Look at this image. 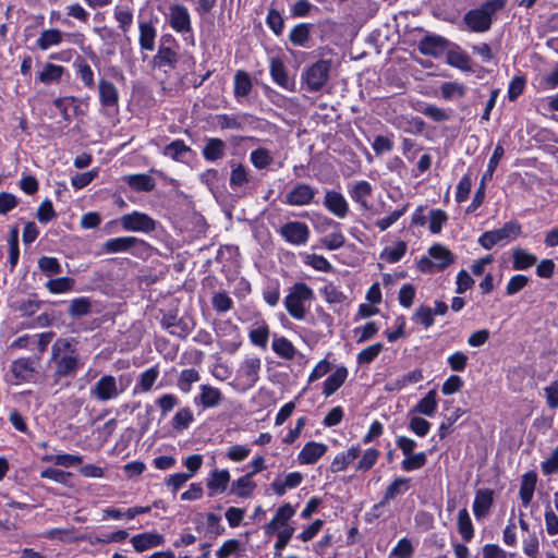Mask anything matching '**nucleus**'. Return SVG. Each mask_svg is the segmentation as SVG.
Segmentation results:
<instances>
[{"label": "nucleus", "instance_id": "53", "mask_svg": "<svg viewBox=\"0 0 558 558\" xmlns=\"http://www.w3.org/2000/svg\"><path fill=\"white\" fill-rule=\"evenodd\" d=\"M129 185L136 191L149 192L155 187V182L151 177L147 174H133L126 180Z\"/></svg>", "mask_w": 558, "mask_h": 558}, {"label": "nucleus", "instance_id": "27", "mask_svg": "<svg viewBox=\"0 0 558 558\" xmlns=\"http://www.w3.org/2000/svg\"><path fill=\"white\" fill-rule=\"evenodd\" d=\"M230 482V473L228 470H214L207 478V487L210 489V495L221 494L227 489Z\"/></svg>", "mask_w": 558, "mask_h": 558}, {"label": "nucleus", "instance_id": "59", "mask_svg": "<svg viewBox=\"0 0 558 558\" xmlns=\"http://www.w3.org/2000/svg\"><path fill=\"white\" fill-rule=\"evenodd\" d=\"M193 420L192 411L189 408H182L172 417V426L177 430H183L190 426Z\"/></svg>", "mask_w": 558, "mask_h": 558}, {"label": "nucleus", "instance_id": "64", "mask_svg": "<svg viewBox=\"0 0 558 558\" xmlns=\"http://www.w3.org/2000/svg\"><path fill=\"white\" fill-rule=\"evenodd\" d=\"M544 397L546 404L550 409L558 408V380L551 381L548 386L544 387Z\"/></svg>", "mask_w": 558, "mask_h": 558}, {"label": "nucleus", "instance_id": "37", "mask_svg": "<svg viewBox=\"0 0 558 558\" xmlns=\"http://www.w3.org/2000/svg\"><path fill=\"white\" fill-rule=\"evenodd\" d=\"M63 34L57 28L45 29L37 39V46L40 50H48L51 47L62 43Z\"/></svg>", "mask_w": 558, "mask_h": 558}, {"label": "nucleus", "instance_id": "8", "mask_svg": "<svg viewBox=\"0 0 558 558\" xmlns=\"http://www.w3.org/2000/svg\"><path fill=\"white\" fill-rule=\"evenodd\" d=\"M330 70L331 61L329 60H318L310 65L302 74L307 90H320L329 80Z\"/></svg>", "mask_w": 558, "mask_h": 558}, {"label": "nucleus", "instance_id": "10", "mask_svg": "<svg viewBox=\"0 0 558 558\" xmlns=\"http://www.w3.org/2000/svg\"><path fill=\"white\" fill-rule=\"evenodd\" d=\"M310 228L305 222L290 221L282 225L279 234L290 244L295 246L305 245L310 239Z\"/></svg>", "mask_w": 558, "mask_h": 558}, {"label": "nucleus", "instance_id": "15", "mask_svg": "<svg viewBox=\"0 0 558 558\" xmlns=\"http://www.w3.org/2000/svg\"><path fill=\"white\" fill-rule=\"evenodd\" d=\"M348 193L361 208L366 210L371 208L368 199L373 194V186L368 181L361 180L352 183L348 187Z\"/></svg>", "mask_w": 558, "mask_h": 558}, {"label": "nucleus", "instance_id": "21", "mask_svg": "<svg viewBox=\"0 0 558 558\" xmlns=\"http://www.w3.org/2000/svg\"><path fill=\"white\" fill-rule=\"evenodd\" d=\"M327 451V446L322 442L310 441L305 444L298 454L301 464H313L317 462Z\"/></svg>", "mask_w": 558, "mask_h": 558}, {"label": "nucleus", "instance_id": "31", "mask_svg": "<svg viewBox=\"0 0 558 558\" xmlns=\"http://www.w3.org/2000/svg\"><path fill=\"white\" fill-rule=\"evenodd\" d=\"M311 28L312 24L308 23L296 24L289 33V40L294 46L304 48L308 47Z\"/></svg>", "mask_w": 558, "mask_h": 558}, {"label": "nucleus", "instance_id": "20", "mask_svg": "<svg viewBox=\"0 0 558 558\" xmlns=\"http://www.w3.org/2000/svg\"><path fill=\"white\" fill-rule=\"evenodd\" d=\"M138 44L142 50L153 51L155 49V40L157 29L151 21H138Z\"/></svg>", "mask_w": 558, "mask_h": 558}, {"label": "nucleus", "instance_id": "12", "mask_svg": "<svg viewBox=\"0 0 558 558\" xmlns=\"http://www.w3.org/2000/svg\"><path fill=\"white\" fill-rule=\"evenodd\" d=\"M316 190L306 183H298L284 196V203L290 206H306L312 203Z\"/></svg>", "mask_w": 558, "mask_h": 558}, {"label": "nucleus", "instance_id": "52", "mask_svg": "<svg viewBox=\"0 0 558 558\" xmlns=\"http://www.w3.org/2000/svg\"><path fill=\"white\" fill-rule=\"evenodd\" d=\"M447 63L453 68L460 69L462 71H470V58L460 50H449L447 51Z\"/></svg>", "mask_w": 558, "mask_h": 558}, {"label": "nucleus", "instance_id": "38", "mask_svg": "<svg viewBox=\"0 0 558 558\" xmlns=\"http://www.w3.org/2000/svg\"><path fill=\"white\" fill-rule=\"evenodd\" d=\"M41 460L44 462L53 463L56 465H60L63 468H72L75 465H78L83 461V457L80 454H70V453H62V454H45Z\"/></svg>", "mask_w": 558, "mask_h": 558}, {"label": "nucleus", "instance_id": "54", "mask_svg": "<svg viewBox=\"0 0 558 558\" xmlns=\"http://www.w3.org/2000/svg\"><path fill=\"white\" fill-rule=\"evenodd\" d=\"M414 554V546L412 542L403 537L399 539L397 545L391 549L390 558H412Z\"/></svg>", "mask_w": 558, "mask_h": 558}, {"label": "nucleus", "instance_id": "58", "mask_svg": "<svg viewBox=\"0 0 558 558\" xmlns=\"http://www.w3.org/2000/svg\"><path fill=\"white\" fill-rule=\"evenodd\" d=\"M412 320L421 324L425 329L434 325V313L433 310L426 305H420L413 316Z\"/></svg>", "mask_w": 558, "mask_h": 558}, {"label": "nucleus", "instance_id": "25", "mask_svg": "<svg viewBox=\"0 0 558 558\" xmlns=\"http://www.w3.org/2000/svg\"><path fill=\"white\" fill-rule=\"evenodd\" d=\"M349 372L347 367L340 366L330 374L324 381L323 395L328 398L333 395L347 380Z\"/></svg>", "mask_w": 558, "mask_h": 558}, {"label": "nucleus", "instance_id": "61", "mask_svg": "<svg viewBox=\"0 0 558 558\" xmlns=\"http://www.w3.org/2000/svg\"><path fill=\"white\" fill-rule=\"evenodd\" d=\"M427 461V457L425 452L411 453L405 457L402 461L401 466L403 471L411 472L414 470H418L425 465Z\"/></svg>", "mask_w": 558, "mask_h": 558}, {"label": "nucleus", "instance_id": "32", "mask_svg": "<svg viewBox=\"0 0 558 558\" xmlns=\"http://www.w3.org/2000/svg\"><path fill=\"white\" fill-rule=\"evenodd\" d=\"M159 377V369L157 366H151L140 374L134 392H148L151 390L156 380Z\"/></svg>", "mask_w": 558, "mask_h": 558}, {"label": "nucleus", "instance_id": "34", "mask_svg": "<svg viewBox=\"0 0 558 558\" xmlns=\"http://www.w3.org/2000/svg\"><path fill=\"white\" fill-rule=\"evenodd\" d=\"M226 144L220 138H208L203 148V157L208 161H216L225 156Z\"/></svg>", "mask_w": 558, "mask_h": 558}, {"label": "nucleus", "instance_id": "48", "mask_svg": "<svg viewBox=\"0 0 558 558\" xmlns=\"http://www.w3.org/2000/svg\"><path fill=\"white\" fill-rule=\"evenodd\" d=\"M250 181L248 170L243 165L232 166L230 186L232 190L242 189Z\"/></svg>", "mask_w": 558, "mask_h": 558}, {"label": "nucleus", "instance_id": "1", "mask_svg": "<svg viewBox=\"0 0 558 558\" xmlns=\"http://www.w3.org/2000/svg\"><path fill=\"white\" fill-rule=\"evenodd\" d=\"M78 341L73 338H58L51 345L50 363L53 365L54 375L72 377L84 366L77 349Z\"/></svg>", "mask_w": 558, "mask_h": 558}, {"label": "nucleus", "instance_id": "41", "mask_svg": "<svg viewBox=\"0 0 558 558\" xmlns=\"http://www.w3.org/2000/svg\"><path fill=\"white\" fill-rule=\"evenodd\" d=\"M457 525L463 541L470 542L474 536V527L466 508L459 511Z\"/></svg>", "mask_w": 558, "mask_h": 558}, {"label": "nucleus", "instance_id": "40", "mask_svg": "<svg viewBox=\"0 0 558 558\" xmlns=\"http://www.w3.org/2000/svg\"><path fill=\"white\" fill-rule=\"evenodd\" d=\"M252 476L253 473H247L235 480L231 485V493L239 497H248L256 487Z\"/></svg>", "mask_w": 558, "mask_h": 558}, {"label": "nucleus", "instance_id": "4", "mask_svg": "<svg viewBox=\"0 0 558 558\" xmlns=\"http://www.w3.org/2000/svg\"><path fill=\"white\" fill-rule=\"evenodd\" d=\"M505 5L506 0H487L480 8L465 13L463 21L472 32H486L492 26L493 15Z\"/></svg>", "mask_w": 558, "mask_h": 558}, {"label": "nucleus", "instance_id": "36", "mask_svg": "<svg viewBox=\"0 0 558 558\" xmlns=\"http://www.w3.org/2000/svg\"><path fill=\"white\" fill-rule=\"evenodd\" d=\"M250 161L254 168L263 170L274 162V155L265 147H257L250 153Z\"/></svg>", "mask_w": 558, "mask_h": 558}, {"label": "nucleus", "instance_id": "29", "mask_svg": "<svg viewBox=\"0 0 558 558\" xmlns=\"http://www.w3.org/2000/svg\"><path fill=\"white\" fill-rule=\"evenodd\" d=\"M154 63L158 68L167 66L174 69L178 63V53L172 47L166 46L165 43H162L154 57Z\"/></svg>", "mask_w": 558, "mask_h": 558}, {"label": "nucleus", "instance_id": "42", "mask_svg": "<svg viewBox=\"0 0 558 558\" xmlns=\"http://www.w3.org/2000/svg\"><path fill=\"white\" fill-rule=\"evenodd\" d=\"M536 485V474L526 473L523 475L520 486V498L523 506L527 507L533 498Z\"/></svg>", "mask_w": 558, "mask_h": 558}, {"label": "nucleus", "instance_id": "62", "mask_svg": "<svg viewBox=\"0 0 558 558\" xmlns=\"http://www.w3.org/2000/svg\"><path fill=\"white\" fill-rule=\"evenodd\" d=\"M179 403V398L173 393H163L156 400L162 417H166Z\"/></svg>", "mask_w": 558, "mask_h": 558}, {"label": "nucleus", "instance_id": "44", "mask_svg": "<svg viewBox=\"0 0 558 558\" xmlns=\"http://www.w3.org/2000/svg\"><path fill=\"white\" fill-rule=\"evenodd\" d=\"M63 72V66L54 63H46L37 77L44 84H51L59 82Z\"/></svg>", "mask_w": 558, "mask_h": 558}, {"label": "nucleus", "instance_id": "6", "mask_svg": "<svg viewBox=\"0 0 558 558\" xmlns=\"http://www.w3.org/2000/svg\"><path fill=\"white\" fill-rule=\"evenodd\" d=\"M147 248L148 244L144 240L131 235L111 238L102 243L105 254L130 253L140 257Z\"/></svg>", "mask_w": 558, "mask_h": 558}, {"label": "nucleus", "instance_id": "55", "mask_svg": "<svg viewBox=\"0 0 558 558\" xmlns=\"http://www.w3.org/2000/svg\"><path fill=\"white\" fill-rule=\"evenodd\" d=\"M74 66L84 85L88 88L94 87V72L90 65L85 60L78 59L75 61Z\"/></svg>", "mask_w": 558, "mask_h": 558}, {"label": "nucleus", "instance_id": "22", "mask_svg": "<svg viewBox=\"0 0 558 558\" xmlns=\"http://www.w3.org/2000/svg\"><path fill=\"white\" fill-rule=\"evenodd\" d=\"M199 390V395L194 399L196 404L199 403L205 409L216 408L220 404L222 393L218 388L210 385H201Z\"/></svg>", "mask_w": 558, "mask_h": 558}, {"label": "nucleus", "instance_id": "50", "mask_svg": "<svg viewBox=\"0 0 558 558\" xmlns=\"http://www.w3.org/2000/svg\"><path fill=\"white\" fill-rule=\"evenodd\" d=\"M201 379V375L198 371L195 368H186L183 369L180 373L179 379H178V387L179 389L184 392L189 393L192 389V385Z\"/></svg>", "mask_w": 558, "mask_h": 558}, {"label": "nucleus", "instance_id": "57", "mask_svg": "<svg viewBox=\"0 0 558 558\" xmlns=\"http://www.w3.org/2000/svg\"><path fill=\"white\" fill-rule=\"evenodd\" d=\"M383 350L384 344L380 342L368 345L357 354L356 361L360 365L369 364L379 355Z\"/></svg>", "mask_w": 558, "mask_h": 558}, {"label": "nucleus", "instance_id": "14", "mask_svg": "<svg viewBox=\"0 0 558 558\" xmlns=\"http://www.w3.org/2000/svg\"><path fill=\"white\" fill-rule=\"evenodd\" d=\"M169 24L177 33H189L192 29L189 10L182 4H172L169 8Z\"/></svg>", "mask_w": 558, "mask_h": 558}, {"label": "nucleus", "instance_id": "9", "mask_svg": "<svg viewBox=\"0 0 558 558\" xmlns=\"http://www.w3.org/2000/svg\"><path fill=\"white\" fill-rule=\"evenodd\" d=\"M121 227L129 232L149 233L157 227V222L147 214L134 210L120 218Z\"/></svg>", "mask_w": 558, "mask_h": 558}, {"label": "nucleus", "instance_id": "19", "mask_svg": "<svg viewBox=\"0 0 558 558\" xmlns=\"http://www.w3.org/2000/svg\"><path fill=\"white\" fill-rule=\"evenodd\" d=\"M494 502V493L492 489H478L473 502V512L477 520L485 518Z\"/></svg>", "mask_w": 558, "mask_h": 558}, {"label": "nucleus", "instance_id": "2", "mask_svg": "<svg viewBox=\"0 0 558 558\" xmlns=\"http://www.w3.org/2000/svg\"><path fill=\"white\" fill-rule=\"evenodd\" d=\"M314 298V291L306 283L296 282L284 298V307L292 318L303 320Z\"/></svg>", "mask_w": 558, "mask_h": 558}, {"label": "nucleus", "instance_id": "16", "mask_svg": "<svg viewBox=\"0 0 558 558\" xmlns=\"http://www.w3.org/2000/svg\"><path fill=\"white\" fill-rule=\"evenodd\" d=\"M11 373L14 384L29 381L35 373V361L31 357H21L12 362Z\"/></svg>", "mask_w": 558, "mask_h": 558}, {"label": "nucleus", "instance_id": "26", "mask_svg": "<svg viewBox=\"0 0 558 558\" xmlns=\"http://www.w3.org/2000/svg\"><path fill=\"white\" fill-rule=\"evenodd\" d=\"M269 326L265 320L254 323L248 331V338L253 345L266 349L269 340Z\"/></svg>", "mask_w": 558, "mask_h": 558}, {"label": "nucleus", "instance_id": "17", "mask_svg": "<svg viewBox=\"0 0 558 558\" xmlns=\"http://www.w3.org/2000/svg\"><path fill=\"white\" fill-rule=\"evenodd\" d=\"M448 41L444 37L438 35H428L418 43V50L425 56L437 58L446 51Z\"/></svg>", "mask_w": 558, "mask_h": 558}, {"label": "nucleus", "instance_id": "39", "mask_svg": "<svg viewBox=\"0 0 558 558\" xmlns=\"http://www.w3.org/2000/svg\"><path fill=\"white\" fill-rule=\"evenodd\" d=\"M437 392L436 390H429L424 398H422L417 404L413 408V412L424 414L426 416H433L437 410Z\"/></svg>", "mask_w": 558, "mask_h": 558}, {"label": "nucleus", "instance_id": "63", "mask_svg": "<svg viewBox=\"0 0 558 558\" xmlns=\"http://www.w3.org/2000/svg\"><path fill=\"white\" fill-rule=\"evenodd\" d=\"M114 19L124 34L130 31L133 23V13L130 9L116 8Z\"/></svg>", "mask_w": 558, "mask_h": 558}, {"label": "nucleus", "instance_id": "11", "mask_svg": "<svg viewBox=\"0 0 558 558\" xmlns=\"http://www.w3.org/2000/svg\"><path fill=\"white\" fill-rule=\"evenodd\" d=\"M295 514V508L287 502L280 506L274 518L264 526L265 534L270 536L286 529H294L289 522Z\"/></svg>", "mask_w": 558, "mask_h": 558}, {"label": "nucleus", "instance_id": "13", "mask_svg": "<svg viewBox=\"0 0 558 558\" xmlns=\"http://www.w3.org/2000/svg\"><path fill=\"white\" fill-rule=\"evenodd\" d=\"M323 204L330 214L339 219L345 218L350 210L345 197L333 190L326 191Z\"/></svg>", "mask_w": 558, "mask_h": 558}, {"label": "nucleus", "instance_id": "7", "mask_svg": "<svg viewBox=\"0 0 558 558\" xmlns=\"http://www.w3.org/2000/svg\"><path fill=\"white\" fill-rule=\"evenodd\" d=\"M521 234V225L517 221H509L504 227L484 232L478 243L485 248L490 250L497 244H506L515 240Z\"/></svg>", "mask_w": 558, "mask_h": 558}, {"label": "nucleus", "instance_id": "23", "mask_svg": "<svg viewBox=\"0 0 558 558\" xmlns=\"http://www.w3.org/2000/svg\"><path fill=\"white\" fill-rule=\"evenodd\" d=\"M270 75L276 84L287 90L294 89V82L288 76L286 66L280 59H271Z\"/></svg>", "mask_w": 558, "mask_h": 558}, {"label": "nucleus", "instance_id": "60", "mask_svg": "<svg viewBox=\"0 0 558 558\" xmlns=\"http://www.w3.org/2000/svg\"><path fill=\"white\" fill-rule=\"evenodd\" d=\"M407 252V244L402 241L396 243L395 246L386 247L381 253V258L388 263L399 262Z\"/></svg>", "mask_w": 558, "mask_h": 558}, {"label": "nucleus", "instance_id": "45", "mask_svg": "<svg viewBox=\"0 0 558 558\" xmlns=\"http://www.w3.org/2000/svg\"><path fill=\"white\" fill-rule=\"evenodd\" d=\"M75 280L71 277L50 279L45 283L46 289L52 294H61L73 289Z\"/></svg>", "mask_w": 558, "mask_h": 558}, {"label": "nucleus", "instance_id": "24", "mask_svg": "<svg viewBox=\"0 0 558 558\" xmlns=\"http://www.w3.org/2000/svg\"><path fill=\"white\" fill-rule=\"evenodd\" d=\"M131 543L136 551L142 553L149 548L161 546L165 543V538L157 533H142L134 535L131 538Z\"/></svg>", "mask_w": 558, "mask_h": 558}, {"label": "nucleus", "instance_id": "43", "mask_svg": "<svg viewBox=\"0 0 558 558\" xmlns=\"http://www.w3.org/2000/svg\"><path fill=\"white\" fill-rule=\"evenodd\" d=\"M423 380V373L421 369H414V371H411L404 375H402L401 377L395 379V380H391L389 381V384L387 385V389L389 390H401L402 388L409 386V385H412V384H416L418 381Z\"/></svg>", "mask_w": 558, "mask_h": 558}, {"label": "nucleus", "instance_id": "51", "mask_svg": "<svg viewBox=\"0 0 558 558\" xmlns=\"http://www.w3.org/2000/svg\"><path fill=\"white\" fill-rule=\"evenodd\" d=\"M429 255L433 259L437 262V267L439 269L446 268L453 262V257L450 251L439 244L434 245L429 248Z\"/></svg>", "mask_w": 558, "mask_h": 558}, {"label": "nucleus", "instance_id": "47", "mask_svg": "<svg viewBox=\"0 0 558 558\" xmlns=\"http://www.w3.org/2000/svg\"><path fill=\"white\" fill-rule=\"evenodd\" d=\"M92 311V301L89 298L80 296L70 302L68 313L72 317L86 316Z\"/></svg>", "mask_w": 558, "mask_h": 558}, {"label": "nucleus", "instance_id": "49", "mask_svg": "<svg viewBox=\"0 0 558 558\" xmlns=\"http://www.w3.org/2000/svg\"><path fill=\"white\" fill-rule=\"evenodd\" d=\"M252 89V81L250 75L244 71H238L234 75V96L245 97Z\"/></svg>", "mask_w": 558, "mask_h": 558}, {"label": "nucleus", "instance_id": "30", "mask_svg": "<svg viewBox=\"0 0 558 558\" xmlns=\"http://www.w3.org/2000/svg\"><path fill=\"white\" fill-rule=\"evenodd\" d=\"M271 349L279 357L289 361L293 360L298 352L289 339L277 335L272 338Z\"/></svg>", "mask_w": 558, "mask_h": 558}, {"label": "nucleus", "instance_id": "46", "mask_svg": "<svg viewBox=\"0 0 558 558\" xmlns=\"http://www.w3.org/2000/svg\"><path fill=\"white\" fill-rule=\"evenodd\" d=\"M190 150L182 140H175L163 148L162 154L175 161H183Z\"/></svg>", "mask_w": 558, "mask_h": 558}, {"label": "nucleus", "instance_id": "33", "mask_svg": "<svg viewBox=\"0 0 558 558\" xmlns=\"http://www.w3.org/2000/svg\"><path fill=\"white\" fill-rule=\"evenodd\" d=\"M360 454V448L359 447H351L345 452H341L337 454L331 464H330V471L332 473H338L347 469L349 464H351Z\"/></svg>", "mask_w": 558, "mask_h": 558}, {"label": "nucleus", "instance_id": "56", "mask_svg": "<svg viewBox=\"0 0 558 558\" xmlns=\"http://www.w3.org/2000/svg\"><path fill=\"white\" fill-rule=\"evenodd\" d=\"M39 269L48 277L62 272V267L56 257L43 256L38 260Z\"/></svg>", "mask_w": 558, "mask_h": 558}, {"label": "nucleus", "instance_id": "35", "mask_svg": "<svg viewBox=\"0 0 558 558\" xmlns=\"http://www.w3.org/2000/svg\"><path fill=\"white\" fill-rule=\"evenodd\" d=\"M537 262L536 255L529 253L527 251L523 248H514L512 252V267L515 270H524L533 265H535Z\"/></svg>", "mask_w": 558, "mask_h": 558}, {"label": "nucleus", "instance_id": "3", "mask_svg": "<svg viewBox=\"0 0 558 558\" xmlns=\"http://www.w3.org/2000/svg\"><path fill=\"white\" fill-rule=\"evenodd\" d=\"M262 360L257 355L247 354L235 372L234 379L230 383L232 388L241 393L252 389L259 380Z\"/></svg>", "mask_w": 558, "mask_h": 558}, {"label": "nucleus", "instance_id": "5", "mask_svg": "<svg viewBox=\"0 0 558 558\" xmlns=\"http://www.w3.org/2000/svg\"><path fill=\"white\" fill-rule=\"evenodd\" d=\"M126 387L113 375H102L89 389L90 399L107 403L117 400Z\"/></svg>", "mask_w": 558, "mask_h": 558}, {"label": "nucleus", "instance_id": "28", "mask_svg": "<svg viewBox=\"0 0 558 558\" xmlns=\"http://www.w3.org/2000/svg\"><path fill=\"white\" fill-rule=\"evenodd\" d=\"M410 478L399 476L396 477L386 488L380 505H387L390 500L395 499L399 495H403L410 489Z\"/></svg>", "mask_w": 558, "mask_h": 558}, {"label": "nucleus", "instance_id": "18", "mask_svg": "<svg viewBox=\"0 0 558 558\" xmlns=\"http://www.w3.org/2000/svg\"><path fill=\"white\" fill-rule=\"evenodd\" d=\"M99 102L105 108H118L119 90L113 83L106 78L98 81Z\"/></svg>", "mask_w": 558, "mask_h": 558}]
</instances>
